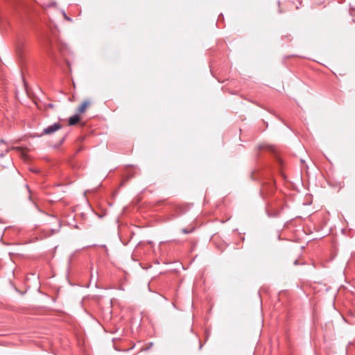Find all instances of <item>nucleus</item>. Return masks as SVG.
Returning <instances> with one entry per match:
<instances>
[{
    "mask_svg": "<svg viewBox=\"0 0 355 355\" xmlns=\"http://www.w3.org/2000/svg\"><path fill=\"white\" fill-rule=\"evenodd\" d=\"M62 128V125L60 123H55L43 129L41 134L38 135V137H42L44 135H51L56 131L60 130Z\"/></svg>",
    "mask_w": 355,
    "mask_h": 355,
    "instance_id": "nucleus-1",
    "label": "nucleus"
},
{
    "mask_svg": "<svg viewBox=\"0 0 355 355\" xmlns=\"http://www.w3.org/2000/svg\"><path fill=\"white\" fill-rule=\"evenodd\" d=\"M80 121V117L78 114H76L69 119V125H74Z\"/></svg>",
    "mask_w": 355,
    "mask_h": 355,
    "instance_id": "nucleus-2",
    "label": "nucleus"
},
{
    "mask_svg": "<svg viewBox=\"0 0 355 355\" xmlns=\"http://www.w3.org/2000/svg\"><path fill=\"white\" fill-rule=\"evenodd\" d=\"M90 104V102L89 101H85L82 103V104L80 105V107L78 109V112L79 113H83L87 107Z\"/></svg>",
    "mask_w": 355,
    "mask_h": 355,
    "instance_id": "nucleus-3",
    "label": "nucleus"
},
{
    "mask_svg": "<svg viewBox=\"0 0 355 355\" xmlns=\"http://www.w3.org/2000/svg\"><path fill=\"white\" fill-rule=\"evenodd\" d=\"M49 236L47 232H42L40 234V236H36L35 238L31 239V242H35L39 240H42L43 237H46Z\"/></svg>",
    "mask_w": 355,
    "mask_h": 355,
    "instance_id": "nucleus-4",
    "label": "nucleus"
},
{
    "mask_svg": "<svg viewBox=\"0 0 355 355\" xmlns=\"http://www.w3.org/2000/svg\"><path fill=\"white\" fill-rule=\"evenodd\" d=\"M182 231L184 234H188V233L191 232L193 231V229H191V230L182 229Z\"/></svg>",
    "mask_w": 355,
    "mask_h": 355,
    "instance_id": "nucleus-5",
    "label": "nucleus"
},
{
    "mask_svg": "<svg viewBox=\"0 0 355 355\" xmlns=\"http://www.w3.org/2000/svg\"><path fill=\"white\" fill-rule=\"evenodd\" d=\"M46 107H47L48 108H51V109H52V108H53V107H54V105H53V104H52V103H49V104H48V105H46Z\"/></svg>",
    "mask_w": 355,
    "mask_h": 355,
    "instance_id": "nucleus-6",
    "label": "nucleus"
},
{
    "mask_svg": "<svg viewBox=\"0 0 355 355\" xmlns=\"http://www.w3.org/2000/svg\"><path fill=\"white\" fill-rule=\"evenodd\" d=\"M294 264H295V265H297V260H295V261Z\"/></svg>",
    "mask_w": 355,
    "mask_h": 355,
    "instance_id": "nucleus-7",
    "label": "nucleus"
},
{
    "mask_svg": "<svg viewBox=\"0 0 355 355\" xmlns=\"http://www.w3.org/2000/svg\"><path fill=\"white\" fill-rule=\"evenodd\" d=\"M132 177V175H129V176L127 178V179H130V178H131Z\"/></svg>",
    "mask_w": 355,
    "mask_h": 355,
    "instance_id": "nucleus-8",
    "label": "nucleus"
},
{
    "mask_svg": "<svg viewBox=\"0 0 355 355\" xmlns=\"http://www.w3.org/2000/svg\"><path fill=\"white\" fill-rule=\"evenodd\" d=\"M148 245H150V244H152V242L149 241V242L148 243Z\"/></svg>",
    "mask_w": 355,
    "mask_h": 355,
    "instance_id": "nucleus-9",
    "label": "nucleus"
}]
</instances>
